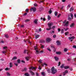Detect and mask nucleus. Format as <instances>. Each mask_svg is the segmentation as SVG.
<instances>
[{
  "label": "nucleus",
  "mask_w": 76,
  "mask_h": 76,
  "mask_svg": "<svg viewBox=\"0 0 76 76\" xmlns=\"http://www.w3.org/2000/svg\"><path fill=\"white\" fill-rule=\"evenodd\" d=\"M48 28H47L46 29L48 31H49V30H51V29H54L56 28V26H53L52 28L51 26L53 25V23L52 22H49L48 24Z\"/></svg>",
  "instance_id": "f257e3e1"
},
{
  "label": "nucleus",
  "mask_w": 76,
  "mask_h": 76,
  "mask_svg": "<svg viewBox=\"0 0 76 76\" xmlns=\"http://www.w3.org/2000/svg\"><path fill=\"white\" fill-rule=\"evenodd\" d=\"M67 20H65L62 22L64 26H68V25L69 24V21H66Z\"/></svg>",
  "instance_id": "f03ea898"
},
{
  "label": "nucleus",
  "mask_w": 76,
  "mask_h": 76,
  "mask_svg": "<svg viewBox=\"0 0 76 76\" xmlns=\"http://www.w3.org/2000/svg\"><path fill=\"white\" fill-rule=\"evenodd\" d=\"M51 72L52 74H55L57 73V69H55L54 67H53L51 68Z\"/></svg>",
  "instance_id": "7ed1b4c3"
},
{
  "label": "nucleus",
  "mask_w": 76,
  "mask_h": 76,
  "mask_svg": "<svg viewBox=\"0 0 76 76\" xmlns=\"http://www.w3.org/2000/svg\"><path fill=\"white\" fill-rule=\"evenodd\" d=\"M34 49L36 51V54H38L39 53V51L38 50V47H37V46H36L34 47Z\"/></svg>",
  "instance_id": "20e7f679"
},
{
  "label": "nucleus",
  "mask_w": 76,
  "mask_h": 76,
  "mask_svg": "<svg viewBox=\"0 0 76 76\" xmlns=\"http://www.w3.org/2000/svg\"><path fill=\"white\" fill-rule=\"evenodd\" d=\"M68 38L69 40H70V39H74L75 38V36H72L68 37Z\"/></svg>",
  "instance_id": "39448f33"
},
{
  "label": "nucleus",
  "mask_w": 76,
  "mask_h": 76,
  "mask_svg": "<svg viewBox=\"0 0 76 76\" xmlns=\"http://www.w3.org/2000/svg\"><path fill=\"white\" fill-rule=\"evenodd\" d=\"M56 44H57L58 45H61V42L58 40H57L56 41Z\"/></svg>",
  "instance_id": "423d86ee"
},
{
  "label": "nucleus",
  "mask_w": 76,
  "mask_h": 76,
  "mask_svg": "<svg viewBox=\"0 0 76 76\" xmlns=\"http://www.w3.org/2000/svg\"><path fill=\"white\" fill-rule=\"evenodd\" d=\"M31 10H33V12H35V11H36V10H37V8L35 7H33L32 8H31Z\"/></svg>",
  "instance_id": "0eeeda50"
},
{
  "label": "nucleus",
  "mask_w": 76,
  "mask_h": 76,
  "mask_svg": "<svg viewBox=\"0 0 76 76\" xmlns=\"http://www.w3.org/2000/svg\"><path fill=\"white\" fill-rule=\"evenodd\" d=\"M51 39L50 38H47L46 39V42H49L50 41H51Z\"/></svg>",
  "instance_id": "6e6552de"
},
{
  "label": "nucleus",
  "mask_w": 76,
  "mask_h": 76,
  "mask_svg": "<svg viewBox=\"0 0 76 76\" xmlns=\"http://www.w3.org/2000/svg\"><path fill=\"white\" fill-rule=\"evenodd\" d=\"M29 69H31V70H35L36 69V67H35L31 66Z\"/></svg>",
  "instance_id": "1a4fd4ad"
},
{
  "label": "nucleus",
  "mask_w": 76,
  "mask_h": 76,
  "mask_svg": "<svg viewBox=\"0 0 76 76\" xmlns=\"http://www.w3.org/2000/svg\"><path fill=\"white\" fill-rule=\"evenodd\" d=\"M34 22L35 24H37L38 23V19H35L34 21Z\"/></svg>",
  "instance_id": "9d476101"
},
{
  "label": "nucleus",
  "mask_w": 76,
  "mask_h": 76,
  "mask_svg": "<svg viewBox=\"0 0 76 76\" xmlns=\"http://www.w3.org/2000/svg\"><path fill=\"white\" fill-rule=\"evenodd\" d=\"M29 50H24V53H27V54H28V53L29 52Z\"/></svg>",
  "instance_id": "9b49d317"
},
{
  "label": "nucleus",
  "mask_w": 76,
  "mask_h": 76,
  "mask_svg": "<svg viewBox=\"0 0 76 76\" xmlns=\"http://www.w3.org/2000/svg\"><path fill=\"white\" fill-rule=\"evenodd\" d=\"M39 35L37 34L35 36V39H37L39 38Z\"/></svg>",
  "instance_id": "f8f14e48"
},
{
  "label": "nucleus",
  "mask_w": 76,
  "mask_h": 76,
  "mask_svg": "<svg viewBox=\"0 0 76 76\" xmlns=\"http://www.w3.org/2000/svg\"><path fill=\"white\" fill-rule=\"evenodd\" d=\"M54 58L56 61H58V58L57 56H55Z\"/></svg>",
  "instance_id": "ddd939ff"
},
{
  "label": "nucleus",
  "mask_w": 76,
  "mask_h": 76,
  "mask_svg": "<svg viewBox=\"0 0 76 76\" xmlns=\"http://www.w3.org/2000/svg\"><path fill=\"white\" fill-rule=\"evenodd\" d=\"M30 72L31 73V75H35V74H34V72H32V70L30 71Z\"/></svg>",
  "instance_id": "4468645a"
},
{
  "label": "nucleus",
  "mask_w": 76,
  "mask_h": 76,
  "mask_svg": "<svg viewBox=\"0 0 76 76\" xmlns=\"http://www.w3.org/2000/svg\"><path fill=\"white\" fill-rule=\"evenodd\" d=\"M73 10H74V8H73V7H72L70 9V12H72V11H73Z\"/></svg>",
  "instance_id": "2eb2a0df"
},
{
  "label": "nucleus",
  "mask_w": 76,
  "mask_h": 76,
  "mask_svg": "<svg viewBox=\"0 0 76 76\" xmlns=\"http://www.w3.org/2000/svg\"><path fill=\"white\" fill-rule=\"evenodd\" d=\"M41 74L42 76H44L45 75V73L44 72H41Z\"/></svg>",
  "instance_id": "dca6fc26"
},
{
  "label": "nucleus",
  "mask_w": 76,
  "mask_h": 76,
  "mask_svg": "<svg viewBox=\"0 0 76 76\" xmlns=\"http://www.w3.org/2000/svg\"><path fill=\"white\" fill-rule=\"evenodd\" d=\"M64 68L65 69H67L69 68V66H65L64 67Z\"/></svg>",
  "instance_id": "f3484780"
},
{
  "label": "nucleus",
  "mask_w": 76,
  "mask_h": 76,
  "mask_svg": "<svg viewBox=\"0 0 76 76\" xmlns=\"http://www.w3.org/2000/svg\"><path fill=\"white\" fill-rule=\"evenodd\" d=\"M9 35H8L7 34H5V37L6 38H8L9 37Z\"/></svg>",
  "instance_id": "a211bd4d"
},
{
  "label": "nucleus",
  "mask_w": 76,
  "mask_h": 76,
  "mask_svg": "<svg viewBox=\"0 0 76 76\" xmlns=\"http://www.w3.org/2000/svg\"><path fill=\"white\" fill-rule=\"evenodd\" d=\"M17 63H18V64L20 63V59H18L17 60Z\"/></svg>",
  "instance_id": "6ab92c4d"
},
{
  "label": "nucleus",
  "mask_w": 76,
  "mask_h": 76,
  "mask_svg": "<svg viewBox=\"0 0 76 76\" xmlns=\"http://www.w3.org/2000/svg\"><path fill=\"white\" fill-rule=\"evenodd\" d=\"M10 67H13V65H12V62H10Z\"/></svg>",
  "instance_id": "aec40b11"
},
{
  "label": "nucleus",
  "mask_w": 76,
  "mask_h": 76,
  "mask_svg": "<svg viewBox=\"0 0 76 76\" xmlns=\"http://www.w3.org/2000/svg\"><path fill=\"white\" fill-rule=\"evenodd\" d=\"M48 20H50L51 19V17L50 15H48Z\"/></svg>",
  "instance_id": "412c9836"
},
{
  "label": "nucleus",
  "mask_w": 76,
  "mask_h": 76,
  "mask_svg": "<svg viewBox=\"0 0 76 76\" xmlns=\"http://www.w3.org/2000/svg\"><path fill=\"white\" fill-rule=\"evenodd\" d=\"M10 69V68H8V67H7L5 69V70L7 71V70H9Z\"/></svg>",
  "instance_id": "4be33fe9"
},
{
  "label": "nucleus",
  "mask_w": 76,
  "mask_h": 76,
  "mask_svg": "<svg viewBox=\"0 0 76 76\" xmlns=\"http://www.w3.org/2000/svg\"><path fill=\"white\" fill-rule=\"evenodd\" d=\"M7 76H10L11 75L10 74V73L9 72H7Z\"/></svg>",
  "instance_id": "5701e85b"
},
{
  "label": "nucleus",
  "mask_w": 76,
  "mask_h": 76,
  "mask_svg": "<svg viewBox=\"0 0 76 76\" xmlns=\"http://www.w3.org/2000/svg\"><path fill=\"white\" fill-rule=\"evenodd\" d=\"M24 75L26 76H29V75L28 73H25Z\"/></svg>",
  "instance_id": "b1692460"
},
{
  "label": "nucleus",
  "mask_w": 76,
  "mask_h": 76,
  "mask_svg": "<svg viewBox=\"0 0 76 76\" xmlns=\"http://www.w3.org/2000/svg\"><path fill=\"white\" fill-rule=\"evenodd\" d=\"M56 54H61V52H56Z\"/></svg>",
  "instance_id": "393cba45"
},
{
  "label": "nucleus",
  "mask_w": 76,
  "mask_h": 76,
  "mask_svg": "<svg viewBox=\"0 0 76 76\" xmlns=\"http://www.w3.org/2000/svg\"><path fill=\"white\" fill-rule=\"evenodd\" d=\"M70 15L72 19H73V14L71 13L70 14Z\"/></svg>",
  "instance_id": "a878e982"
},
{
  "label": "nucleus",
  "mask_w": 76,
  "mask_h": 76,
  "mask_svg": "<svg viewBox=\"0 0 76 76\" xmlns=\"http://www.w3.org/2000/svg\"><path fill=\"white\" fill-rule=\"evenodd\" d=\"M25 58L27 60H29V57H26Z\"/></svg>",
  "instance_id": "bb28decb"
},
{
  "label": "nucleus",
  "mask_w": 76,
  "mask_h": 76,
  "mask_svg": "<svg viewBox=\"0 0 76 76\" xmlns=\"http://www.w3.org/2000/svg\"><path fill=\"white\" fill-rule=\"evenodd\" d=\"M55 32V31H50V33L51 34H54V33Z\"/></svg>",
  "instance_id": "cd10ccee"
},
{
  "label": "nucleus",
  "mask_w": 76,
  "mask_h": 76,
  "mask_svg": "<svg viewBox=\"0 0 76 76\" xmlns=\"http://www.w3.org/2000/svg\"><path fill=\"white\" fill-rule=\"evenodd\" d=\"M42 66H44V65H45V66H47V64H46V63H44L43 64H42Z\"/></svg>",
  "instance_id": "c85d7f7f"
},
{
  "label": "nucleus",
  "mask_w": 76,
  "mask_h": 76,
  "mask_svg": "<svg viewBox=\"0 0 76 76\" xmlns=\"http://www.w3.org/2000/svg\"><path fill=\"white\" fill-rule=\"evenodd\" d=\"M61 34H63L64 33V30L62 29L61 30Z\"/></svg>",
  "instance_id": "c756f323"
},
{
  "label": "nucleus",
  "mask_w": 76,
  "mask_h": 76,
  "mask_svg": "<svg viewBox=\"0 0 76 76\" xmlns=\"http://www.w3.org/2000/svg\"><path fill=\"white\" fill-rule=\"evenodd\" d=\"M16 58H17V57H16V56H14L12 60H16Z\"/></svg>",
  "instance_id": "7c9ffc66"
},
{
  "label": "nucleus",
  "mask_w": 76,
  "mask_h": 76,
  "mask_svg": "<svg viewBox=\"0 0 76 76\" xmlns=\"http://www.w3.org/2000/svg\"><path fill=\"white\" fill-rule=\"evenodd\" d=\"M74 24L73 23H72L71 25H70V27H73V26H74Z\"/></svg>",
  "instance_id": "2f4dec72"
},
{
  "label": "nucleus",
  "mask_w": 76,
  "mask_h": 76,
  "mask_svg": "<svg viewBox=\"0 0 76 76\" xmlns=\"http://www.w3.org/2000/svg\"><path fill=\"white\" fill-rule=\"evenodd\" d=\"M40 46H41V48H44V45H43L42 44L40 45Z\"/></svg>",
  "instance_id": "473e14b6"
},
{
  "label": "nucleus",
  "mask_w": 76,
  "mask_h": 76,
  "mask_svg": "<svg viewBox=\"0 0 76 76\" xmlns=\"http://www.w3.org/2000/svg\"><path fill=\"white\" fill-rule=\"evenodd\" d=\"M49 14H51V13H52V11L51 10V9L49 11Z\"/></svg>",
  "instance_id": "72a5a7b5"
},
{
  "label": "nucleus",
  "mask_w": 76,
  "mask_h": 76,
  "mask_svg": "<svg viewBox=\"0 0 76 76\" xmlns=\"http://www.w3.org/2000/svg\"><path fill=\"white\" fill-rule=\"evenodd\" d=\"M64 64H63L61 66V69H63V67H64Z\"/></svg>",
  "instance_id": "f704fd0d"
},
{
  "label": "nucleus",
  "mask_w": 76,
  "mask_h": 76,
  "mask_svg": "<svg viewBox=\"0 0 76 76\" xmlns=\"http://www.w3.org/2000/svg\"><path fill=\"white\" fill-rule=\"evenodd\" d=\"M57 13H58V12H57V11H56L55 12L54 14H55V16H57Z\"/></svg>",
  "instance_id": "c9c22d12"
},
{
  "label": "nucleus",
  "mask_w": 76,
  "mask_h": 76,
  "mask_svg": "<svg viewBox=\"0 0 76 76\" xmlns=\"http://www.w3.org/2000/svg\"><path fill=\"white\" fill-rule=\"evenodd\" d=\"M64 51L65 52H67V49L66 48H65L64 49Z\"/></svg>",
  "instance_id": "e433bc0d"
},
{
  "label": "nucleus",
  "mask_w": 76,
  "mask_h": 76,
  "mask_svg": "<svg viewBox=\"0 0 76 76\" xmlns=\"http://www.w3.org/2000/svg\"><path fill=\"white\" fill-rule=\"evenodd\" d=\"M39 70H41V67L40 65H39Z\"/></svg>",
  "instance_id": "4c0bfd02"
},
{
  "label": "nucleus",
  "mask_w": 76,
  "mask_h": 76,
  "mask_svg": "<svg viewBox=\"0 0 76 76\" xmlns=\"http://www.w3.org/2000/svg\"><path fill=\"white\" fill-rule=\"evenodd\" d=\"M47 71L48 72V73H50V69H48Z\"/></svg>",
  "instance_id": "58836bf2"
},
{
  "label": "nucleus",
  "mask_w": 76,
  "mask_h": 76,
  "mask_svg": "<svg viewBox=\"0 0 76 76\" xmlns=\"http://www.w3.org/2000/svg\"><path fill=\"white\" fill-rule=\"evenodd\" d=\"M27 70V68H25L23 70V71H26Z\"/></svg>",
  "instance_id": "ea45409f"
},
{
  "label": "nucleus",
  "mask_w": 76,
  "mask_h": 76,
  "mask_svg": "<svg viewBox=\"0 0 76 76\" xmlns=\"http://www.w3.org/2000/svg\"><path fill=\"white\" fill-rule=\"evenodd\" d=\"M65 35H67L69 34V32H66L65 33Z\"/></svg>",
  "instance_id": "a19ab883"
},
{
  "label": "nucleus",
  "mask_w": 76,
  "mask_h": 76,
  "mask_svg": "<svg viewBox=\"0 0 76 76\" xmlns=\"http://www.w3.org/2000/svg\"><path fill=\"white\" fill-rule=\"evenodd\" d=\"M26 12H28V11H29V9H26Z\"/></svg>",
  "instance_id": "79ce46f5"
},
{
  "label": "nucleus",
  "mask_w": 76,
  "mask_h": 76,
  "mask_svg": "<svg viewBox=\"0 0 76 76\" xmlns=\"http://www.w3.org/2000/svg\"><path fill=\"white\" fill-rule=\"evenodd\" d=\"M7 48V46H4L3 47V49H6V48Z\"/></svg>",
  "instance_id": "37998d69"
},
{
  "label": "nucleus",
  "mask_w": 76,
  "mask_h": 76,
  "mask_svg": "<svg viewBox=\"0 0 76 76\" xmlns=\"http://www.w3.org/2000/svg\"><path fill=\"white\" fill-rule=\"evenodd\" d=\"M39 63H41V62H42V60H40L39 61Z\"/></svg>",
  "instance_id": "c03bdc74"
},
{
  "label": "nucleus",
  "mask_w": 76,
  "mask_h": 76,
  "mask_svg": "<svg viewBox=\"0 0 76 76\" xmlns=\"http://www.w3.org/2000/svg\"><path fill=\"white\" fill-rule=\"evenodd\" d=\"M7 51H3L2 52V53H3L4 54V53H6V52Z\"/></svg>",
  "instance_id": "a18cd8bd"
},
{
  "label": "nucleus",
  "mask_w": 76,
  "mask_h": 76,
  "mask_svg": "<svg viewBox=\"0 0 76 76\" xmlns=\"http://www.w3.org/2000/svg\"><path fill=\"white\" fill-rule=\"evenodd\" d=\"M20 28H23V27H24V25H22L20 26Z\"/></svg>",
  "instance_id": "49530a36"
},
{
  "label": "nucleus",
  "mask_w": 76,
  "mask_h": 76,
  "mask_svg": "<svg viewBox=\"0 0 76 76\" xmlns=\"http://www.w3.org/2000/svg\"><path fill=\"white\" fill-rule=\"evenodd\" d=\"M65 73H68V71H67V70H66L65 71Z\"/></svg>",
  "instance_id": "de8ad7c7"
},
{
  "label": "nucleus",
  "mask_w": 76,
  "mask_h": 76,
  "mask_svg": "<svg viewBox=\"0 0 76 76\" xmlns=\"http://www.w3.org/2000/svg\"><path fill=\"white\" fill-rule=\"evenodd\" d=\"M47 50H48L50 51H51V49H50L49 48H48Z\"/></svg>",
  "instance_id": "09e8293b"
},
{
  "label": "nucleus",
  "mask_w": 76,
  "mask_h": 76,
  "mask_svg": "<svg viewBox=\"0 0 76 76\" xmlns=\"http://www.w3.org/2000/svg\"><path fill=\"white\" fill-rule=\"evenodd\" d=\"M64 29L65 30V31H67V30L69 29V28H67L66 29L65 28H64Z\"/></svg>",
  "instance_id": "8fccbe9b"
},
{
  "label": "nucleus",
  "mask_w": 76,
  "mask_h": 76,
  "mask_svg": "<svg viewBox=\"0 0 76 76\" xmlns=\"http://www.w3.org/2000/svg\"><path fill=\"white\" fill-rule=\"evenodd\" d=\"M53 38H56V35H54L53 36Z\"/></svg>",
  "instance_id": "3c124183"
},
{
  "label": "nucleus",
  "mask_w": 76,
  "mask_h": 76,
  "mask_svg": "<svg viewBox=\"0 0 76 76\" xmlns=\"http://www.w3.org/2000/svg\"><path fill=\"white\" fill-rule=\"evenodd\" d=\"M15 65L16 66H18V64L16 63H14Z\"/></svg>",
  "instance_id": "603ef678"
},
{
  "label": "nucleus",
  "mask_w": 76,
  "mask_h": 76,
  "mask_svg": "<svg viewBox=\"0 0 76 76\" xmlns=\"http://www.w3.org/2000/svg\"><path fill=\"white\" fill-rule=\"evenodd\" d=\"M58 32H60V31H61L60 28H58Z\"/></svg>",
  "instance_id": "864d4df0"
},
{
  "label": "nucleus",
  "mask_w": 76,
  "mask_h": 76,
  "mask_svg": "<svg viewBox=\"0 0 76 76\" xmlns=\"http://www.w3.org/2000/svg\"><path fill=\"white\" fill-rule=\"evenodd\" d=\"M29 20H30L29 19H28V20H25L26 22H29Z\"/></svg>",
  "instance_id": "5fc2aeb1"
},
{
  "label": "nucleus",
  "mask_w": 76,
  "mask_h": 76,
  "mask_svg": "<svg viewBox=\"0 0 76 76\" xmlns=\"http://www.w3.org/2000/svg\"><path fill=\"white\" fill-rule=\"evenodd\" d=\"M60 16H61V15L60 14H59L57 16L58 18H60Z\"/></svg>",
  "instance_id": "6e6d98bb"
},
{
  "label": "nucleus",
  "mask_w": 76,
  "mask_h": 76,
  "mask_svg": "<svg viewBox=\"0 0 76 76\" xmlns=\"http://www.w3.org/2000/svg\"><path fill=\"white\" fill-rule=\"evenodd\" d=\"M71 53H66V54H68V55H70V54H71Z\"/></svg>",
  "instance_id": "4d7b16f0"
},
{
  "label": "nucleus",
  "mask_w": 76,
  "mask_h": 76,
  "mask_svg": "<svg viewBox=\"0 0 76 76\" xmlns=\"http://www.w3.org/2000/svg\"><path fill=\"white\" fill-rule=\"evenodd\" d=\"M27 41V40L24 39L23 40V41H24V42H26Z\"/></svg>",
  "instance_id": "13d9d810"
},
{
  "label": "nucleus",
  "mask_w": 76,
  "mask_h": 76,
  "mask_svg": "<svg viewBox=\"0 0 76 76\" xmlns=\"http://www.w3.org/2000/svg\"><path fill=\"white\" fill-rule=\"evenodd\" d=\"M22 63H25V61L23 60H21Z\"/></svg>",
  "instance_id": "bf43d9fd"
},
{
  "label": "nucleus",
  "mask_w": 76,
  "mask_h": 76,
  "mask_svg": "<svg viewBox=\"0 0 76 76\" xmlns=\"http://www.w3.org/2000/svg\"><path fill=\"white\" fill-rule=\"evenodd\" d=\"M73 48H76V46L74 45L73 46Z\"/></svg>",
  "instance_id": "052dcab7"
},
{
  "label": "nucleus",
  "mask_w": 76,
  "mask_h": 76,
  "mask_svg": "<svg viewBox=\"0 0 76 76\" xmlns=\"http://www.w3.org/2000/svg\"><path fill=\"white\" fill-rule=\"evenodd\" d=\"M36 75H37V76H39V73L37 72L36 73Z\"/></svg>",
  "instance_id": "680f3d73"
},
{
  "label": "nucleus",
  "mask_w": 76,
  "mask_h": 76,
  "mask_svg": "<svg viewBox=\"0 0 76 76\" xmlns=\"http://www.w3.org/2000/svg\"><path fill=\"white\" fill-rule=\"evenodd\" d=\"M67 7H69V8L70 7V5H68V6H67Z\"/></svg>",
  "instance_id": "e2e57ef3"
},
{
  "label": "nucleus",
  "mask_w": 76,
  "mask_h": 76,
  "mask_svg": "<svg viewBox=\"0 0 76 76\" xmlns=\"http://www.w3.org/2000/svg\"><path fill=\"white\" fill-rule=\"evenodd\" d=\"M61 64V63H60V62H59V63H58V66H60V65Z\"/></svg>",
  "instance_id": "0e129e2a"
},
{
  "label": "nucleus",
  "mask_w": 76,
  "mask_h": 76,
  "mask_svg": "<svg viewBox=\"0 0 76 76\" xmlns=\"http://www.w3.org/2000/svg\"><path fill=\"white\" fill-rule=\"evenodd\" d=\"M43 20L45 21V18H43Z\"/></svg>",
  "instance_id": "69168bd1"
},
{
  "label": "nucleus",
  "mask_w": 76,
  "mask_h": 76,
  "mask_svg": "<svg viewBox=\"0 0 76 76\" xmlns=\"http://www.w3.org/2000/svg\"><path fill=\"white\" fill-rule=\"evenodd\" d=\"M69 69H70V70H71L72 71V70H73V69L72 68H69Z\"/></svg>",
  "instance_id": "338daca9"
},
{
  "label": "nucleus",
  "mask_w": 76,
  "mask_h": 76,
  "mask_svg": "<svg viewBox=\"0 0 76 76\" xmlns=\"http://www.w3.org/2000/svg\"><path fill=\"white\" fill-rule=\"evenodd\" d=\"M34 6H37V4H34Z\"/></svg>",
  "instance_id": "774afa93"
}]
</instances>
